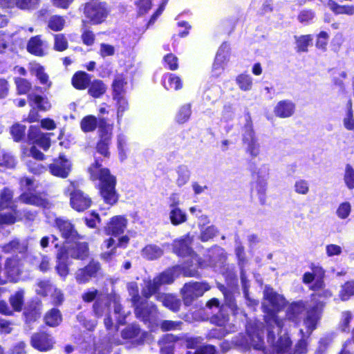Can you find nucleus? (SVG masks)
<instances>
[{"label":"nucleus","instance_id":"nucleus-1","mask_svg":"<svg viewBox=\"0 0 354 354\" xmlns=\"http://www.w3.org/2000/svg\"><path fill=\"white\" fill-rule=\"evenodd\" d=\"M264 300L262 304L266 313L265 321L267 325L268 342L272 345V353L265 349L263 342L264 331L262 324L248 322L246 325L247 337L239 335L232 342L223 341L220 347L223 353L227 352L233 344L245 349L253 348L261 352V354H283L287 353L292 345L286 330H283L284 322L279 319L277 313L286 304L285 298L275 292L272 288L266 287L263 291Z\"/></svg>","mask_w":354,"mask_h":354},{"label":"nucleus","instance_id":"nucleus-2","mask_svg":"<svg viewBox=\"0 0 354 354\" xmlns=\"http://www.w3.org/2000/svg\"><path fill=\"white\" fill-rule=\"evenodd\" d=\"M320 277H317L316 281L309 286L315 292L311 295V304L307 308L304 301L292 304L286 310L287 319L298 324L305 313L304 325L306 328L307 334L309 335L317 328L321 318L322 313L325 305V301L332 296V292L324 288L323 270H319Z\"/></svg>","mask_w":354,"mask_h":354},{"label":"nucleus","instance_id":"nucleus-3","mask_svg":"<svg viewBox=\"0 0 354 354\" xmlns=\"http://www.w3.org/2000/svg\"><path fill=\"white\" fill-rule=\"evenodd\" d=\"M193 238L187 234L183 238L174 241V252L178 256L187 257L189 259L183 266H187L189 269L205 268L207 266L216 267L217 263L223 264L225 259V255L223 248L215 246L208 251L209 259L201 261L198 256L193 252L190 245Z\"/></svg>","mask_w":354,"mask_h":354},{"label":"nucleus","instance_id":"nucleus-4","mask_svg":"<svg viewBox=\"0 0 354 354\" xmlns=\"http://www.w3.org/2000/svg\"><path fill=\"white\" fill-rule=\"evenodd\" d=\"M187 267V266H175L161 272L153 280H144L145 286L142 289V295L144 297L149 298L158 291L161 286L173 283L175 279L180 275L195 277L197 274V270L195 268L189 269Z\"/></svg>","mask_w":354,"mask_h":354},{"label":"nucleus","instance_id":"nucleus-5","mask_svg":"<svg viewBox=\"0 0 354 354\" xmlns=\"http://www.w3.org/2000/svg\"><path fill=\"white\" fill-rule=\"evenodd\" d=\"M88 172L92 180L100 181V191L106 203L113 205L118 199L115 192V178L111 175L108 169L102 168L97 160H95L88 168Z\"/></svg>","mask_w":354,"mask_h":354},{"label":"nucleus","instance_id":"nucleus-6","mask_svg":"<svg viewBox=\"0 0 354 354\" xmlns=\"http://www.w3.org/2000/svg\"><path fill=\"white\" fill-rule=\"evenodd\" d=\"M127 290L131 297V301L135 308V314L137 317L145 322H149L157 312L156 306L148 302V298L143 299L139 295V288L136 282H130L127 284Z\"/></svg>","mask_w":354,"mask_h":354},{"label":"nucleus","instance_id":"nucleus-7","mask_svg":"<svg viewBox=\"0 0 354 354\" xmlns=\"http://www.w3.org/2000/svg\"><path fill=\"white\" fill-rule=\"evenodd\" d=\"M21 189L23 193L19 199L24 203L48 208L50 204L47 199L41 194H37L35 192V182L28 178H23L20 180Z\"/></svg>","mask_w":354,"mask_h":354},{"label":"nucleus","instance_id":"nucleus-8","mask_svg":"<svg viewBox=\"0 0 354 354\" xmlns=\"http://www.w3.org/2000/svg\"><path fill=\"white\" fill-rule=\"evenodd\" d=\"M12 198V191L5 188L0 195V210H3V212L0 213V224H12L17 221V217L19 216L16 206L14 205Z\"/></svg>","mask_w":354,"mask_h":354},{"label":"nucleus","instance_id":"nucleus-9","mask_svg":"<svg viewBox=\"0 0 354 354\" xmlns=\"http://www.w3.org/2000/svg\"><path fill=\"white\" fill-rule=\"evenodd\" d=\"M211 322L219 328L210 330L207 334L208 339H221L237 330L235 324L229 322L228 315L223 313V308L211 318Z\"/></svg>","mask_w":354,"mask_h":354},{"label":"nucleus","instance_id":"nucleus-10","mask_svg":"<svg viewBox=\"0 0 354 354\" xmlns=\"http://www.w3.org/2000/svg\"><path fill=\"white\" fill-rule=\"evenodd\" d=\"M149 334L142 330L136 324L127 326L121 332L122 339L115 342V345L131 344L133 346L140 345L148 339Z\"/></svg>","mask_w":354,"mask_h":354},{"label":"nucleus","instance_id":"nucleus-11","mask_svg":"<svg viewBox=\"0 0 354 354\" xmlns=\"http://www.w3.org/2000/svg\"><path fill=\"white\" fill-rule=\"evenodd\" d=\"M242 140L247 154L252 158H256L259 155L261 151L260 143L250 120L247 121L244 127Z\"/></svg>","mask_w":354,"mask_h":354},{"label":"nucleus","instance_id":"nucleus-12","mask_svg":"<svg viewBox=\"0 0 354 354\" xmlns=\"http://www.w3.org/2000/svg\"><path fill=\"white\" fill-rule=\"evenodd\" d=\"M210 289V286L205 282H189L184 285L181 289L182 298L186 306H189L199 297Z\"/></svg>","mask_w":354,"mask_h":354},{"label":"nucleus","instance_id":"nucleus-13","mask_svg":"<svg viewBox=\"0 0 354 354\" xmlns=\"http://www.w3.org/2000/svg\"><path fill=\"white\" fill-rule=\"evenodd\" d=\"M109 10L105 3L91 1L85 5L84 15L93 24L102 23L107 17Z\"/></svg>","mask_w":354,"mask_h":354},{"label":"nucleus","instance_id":"nucleus-14","mask_svg":"<svg viewBox=\"0 0 354 354\" xmlns=\"http://www.w3.org/2000/svg\"><path fill=\"white\" fill-rule=\"evenodd\" d=\"M67 192H70V204L75 210L83 212L91 206V199L82 191L75 189V183L71 182Z\"/></svg>","mask_w":354,"mask_h":354},{"label":"nucleus","instance_id":"nucleus-15","mask_svg":"<svg viewBox=\"0 0 354 354\" xmlns=\"http://www.w3.org/2000/svg\"><path fill=\"white\" fill-rule=\"evenodd\" d=\"M129 242V237L127 235H124L118 239L116 243L115 241L109 237L104 241L102 244V250L103 252L101 254V257L105 261H110L115 255L117 248H127Z\"/></svg>","mask_w":354,"mask_h":354},{"label":"nucleus","instance_id":"nucleus-16","mask_svg":"<svg viewBox=\"0 0 354 354\" xmlns=\"http://www.w3.org/2000/svg\"><path fill=\"white\" fill-rule=\"evenodd\" d=\"M128 220L124 216H113L104 227V232L107 235L118 236L125 232Z\"/></svg>","mask_w":354,"mask_h":354},{"label":"nucleus","instance_id":"nucleus-17","mask_svg":"<svg viewBox=\"0 0 354 354\" xmlns=\"http://www.w3.org/2000/svg\"><path fill=\"white\" fill-rule=\"evenodd\" d=\"M100 269V265L97 261L92 260L83 268L78 269L75 274V280L79 284L88 283L93 277H95Z\"/></svg>","mask_w":354,"mask_h":354},{"label":"nucleus","instance_id":"nucleus-18","mask_svg":"<svg viewBox=\"0 0 354 354\" xmlns=\"http://www.w3.org/2000/svg\"><path fill=\"white\" fill-rule=\"evenodd\" d=\"M49 170L52 175L66 178L71 172V163L64 156L60 155L49 165Z\"/></svg>","mask_w":354,"mask_h":354},{"label":"nucleus","instance_id":"nucleus-19","mask_svg":"<svg viewBox=\"0 0 354 354\" xmlns=\"http://www.w3.org/2000/svg\"><path fill=\"white\" fill-rule=\"evenodd\" d=\"M49 135L48 133H41L38 126H30L28 137L33 144H36L44 151H46L50 146Z\"/></svg>","mask_w":354,"mask_h":354},{"label":"nucleus","instance_id":"nucleus-20","mask_svg":"<svg viewBox=\"0 0 354 354\" xmlns=\"http://www.w3.org/2000/svg\"><path fill=\"white\" fill-rule=\"evenodd\" d=\"M55 223L59 229L62 238L67 242L74 241L76 239L79 238L77 232L69 221L64 220L62 218H56L55 219Z\"/></svg>","mask_w":354,"mask_h":354},{"label":"nucleus","instance_id":"nucleus-21","mask_svg":"<svg viewBox=\"0 0 354 354\" xmlns=\"http://www.w3.org/2000/svg\"><path fill=\"white\" fill-rule=\"evenodd\" d=\"M111 130L106 127L100 126L99 136L100 140L97 143V152L104 157H109L110 155L109 149L111 141Z\"/></svg>","mask_w":354,"mask_h":354},{"label":"nucleus","instance_id":"nucleus-22","mask_svg":"<svg viewBox=\"0 0 354 354\" xmlns=\"http://www.w3.org/2000/svg\"><path fill=\"white\" fill-rule=\"evenodd\" d=\"M236 254L239 261V265L241 266V280L243 287V290L244 293V296L247 300H250L249 298V294H248V289H249V281L247 279V277L245 276V273L243 270V266H244V261H245V253H244V248L241 245V243L238 241L237 239H236Z\"/></svg>","mask_w":354,"mask_h":354},{"label":"nucleus","instance_id":"nucleus-23","mask_svg":"<svg viewBox=\"0 0 354 354\" xmlns=\"http://www.w3.org/2000/svg\"><path fill=\"white\" fill-rule=\"evenodd\" d=\"M48 50V43L37 35L30 39L27 44V50L36 56H44Z\"/></svg>","mask_w":354,"mask_h":354},{"label":"nucleus","instance_id":"nucleus-24","mask_svg":"<svg viewBox=\"0 0 354 354\" xmlns=\"http://www.w3.org/2000/svg\"><path fill=\"white\" fill-rule=\"evenodd\" d=\"M53 339L46 333H37L32 336L31 344L32 347L39 351H47L53 348Z\"/></svg>","mask_w":354,"mask_h":354},{"label":"nucleus","instance_id":"nucleus-25","mask_svg":"<svg viewBox=\"0 0 354 354\" xmlns=\"http://www.w3.org/2000/svg\"><path fill=\"white\" fill-rule=\"evenodd\" d=\"M109 299L108 297H106L104 301L97 299L93 305V310L97 317L103 315L106 316L104 322L107 329H110L113 326V322L109 316Z\"/></svg>","mask_w":354,"mask_h":354},{"label":"nucleus","instance_id":"nucleus-26","mask_svg":"<svg viewBox=\"0 0 354 354\" xmlns=\"http://www.w3.org/2000/svg\"><path fill=\"white\" fill-rule=\"evenodd\" d=\"M68 257L83 260L88 256V247L86 243H75L71 247L62 248Z\"/></svg>","mask_w":354,"mask_h":354},{"label":"nucleus","instance_id":"nucleus-27","mask_svg":"<svg viewBox=\"0 0 354 354\" xmlns=\"http://www.w3.org/2000/svg\"><path fill=\"white\" fill-rule=\"evenodd\" d=\"M30 71L32 75L37 77L45 90L48 89L51 86L52 82L50 81L48 74L45 73L44 67L39 64L30 63Z\"/></svg>","mask_w":354,"mask_h":354},{"label":"nucleus","instance_id":"nucleus-28","mask_svg":"<svg viewBox=\"0 0 354 354\" xmlns=\"http://www.w3.org/2000/svg\"><path fill=\"white\" fill-rule=\"evenodd\" d=\"M295 109V104L290 100L279 101L274 109L276 116L281 118H289L293 115Z\"/></svg>","mask_w":354,"mask_h":354},{"label":"nucleus","instance_id":"nucleus-29","mask_svg":"<svg viewBox=\"0 0 354 354\" xmlns=\"http://www.w3.org/2000/svg\"><path fill=\"white\" fill-rule=\"evenodd\" d=\"M71 264L69 257L66 251L61 249L57 254V265L55 269L57 274L65 279L68 274V266Z\"/></svg>","mask_w":354,"mask_h":354},{"label":"nucleus","instance_id":"nucleus-30","mask_svg":"<svg viewBox=\"0 0 354 354\" xmlns=\"http://www.w3.org/2000/svg\"><path fill=\"white\" fill-rule=\"evenodd\" d=\"M156 299L162 302L164 306L174 312L178 311L181 304L180 300L172 294L158 293Z\"/></svg>","mask_w":354,"mask_h":354},{"label":"nucleus","instance_id":"nucleus-31","mask_svg":"<svg viewBox=\"0 0 354 354\" xmlns=\"http://www.w3.org/2000/svg\"><path fill=\"white\" fill-rule=\"evenodd\" d=\"M162 84L167 90L178 91L183 87V82L181 79L173 73H165L162 76Z\"/></svg>","mask_w":354,"mask_h":354},{"label":"nucleus","instance_id":"nucleus-32","mask_svg":"<svg viewBox=\"0 0 354 354\" xmlns=\"http://www.w3.org/2000/svg\"><path fill=\"white\" fill-rule=\"evenodd\" d=\"M127 82L123 75H117L112 83V96L113 98L124 97L126 93L125 86Z\"/></svg>","mask_w":354,"mask_h":354},{"label":"nucleus","instance_id":"nucleus-33","mask_svg":"<svg viewBox=\"0 0 354 354\" xmlns=\"http://www.w3.org/2000/svg\"><path fill=\"white\" fill-rule=\"evenodd\" d=\"M28 97L31 106L35 105L39 110L43 111H47L50 109L51 104L46 96L30 93Z\"/></svg>","mask_w":354,"mask_h":354},{"label":"nucleus","instance_id":"nucleus-34","mask_svg":"<svg viewBox=\"0 0 354 354\" xmlns=\"http://www.w3.org/2000/svg\"><path fill=\"white\" fill-rule=\"evenodd\" d=\"M178 338L171 334H167L159 341L161 354H174L175 343Z\"/></svg>","mask_w":354,"mask_h":354},{"label":"nucleus","instance_id":"nucleus-35","mask_svg":"<svg viewBox=\"0 0 354 354\" xmlns=\"http://www.w3.org/2000/svg\"><path fill=\"white\" fill-rule=\"evenodd\" d=\"M163 254V249L154 244L146 245L141 251V255L147 260H155Z\"/></svg>","mask_w":354,"mask_h":354},{"label":"nucleus","instance_id":"nucleus-36","mask_svg":"<svg viewBox=\"0 0 354 354\" xmlns=\"http://www.w3.org/2000/svg\"><path fill=\"white\" fill-rule=\"evenodd\" d=\"M238 88L244 92L250 91L254 86L252 77L246 73L238 75L235 78Z\"/></svg>","mask_w":354,"mask_h":354},{"label":"nucleus","instance_id":"nucleus-37","mask_svg":"<svg viewBox=\"0 0 354 354\" xmlns=\"http://www.w3.org/2000/svg\"><path fill=\"white\" fill-rule=\"evenodd\" d=\"M91 82V75L85 72H77L72 78L73 86L80 90L87 88Z\"/></svg>","mask_w":354,"mask_h":354},{"label":"nucleus","instance_id":"nucleus-38","mask_svg":"<svg viewBox=\"0 0 354 354\" xmlns=\"http://www.w3.org/2000/svg\"><path fill=\"white\" fill-rule=\"evenodd\" d=\"M39 0H0L2 7H12L17 6L20 9H31L38 3Z\"/></svg>","mask_w":354,"mask_h":354},{"label":"nucleus","instance_id":"nucleus-39","mask_svg":"<svg viewBox=\"0 0 354 354\" xmlns=\"http://www.w3.org/2000/svg\"><path fill=\"white\" fill-rule=\"evenodd\" d=\"M342 122L343 126L346 129L354 131V111L351 100H349L346 105V109L343 115Z\"/></svg>","mask_w":354,"mask_h":354},{"label":"nucleus","instance_id":"nucleus-40","mask_svg":"<svg viewBox=\"0 0 354 354\" xmlns=\"http://www.w3.org/2000/svg\"><path fill=\"white\" fill-rule=\"evenodd\" d=\"M113 100L115 102L117 123L120 125L124 113L129 110V102L125 96Z\"/></svg>","mask_w":354,"mask_h":354},{"label":"nucleus","instance_id":"nucleus-41","mask_svg":"<svg viewBox=\"0 0 354 354\" xmlns=\"http://www.w3.org/2000/svg\"><path fill=\"white\" fill-rule=\"evenodd\" d=\"M301 326L302 327L299 330L301 339L295 346V354H304L307 352L308 343L306 339L309 337L311 333L309 335L307 334L306 328L304 325V321L302 322Z\"/></svg>","mask_w":354,"mask_h":354},{"label":"nucleus","instance_id":"nucleus-42","mask_svg":"<svg viewBox=\"0 0 354 354\" xmlns=\"http://www.w3.org/2000/svg\"><path fill=\"white\" fill-rule=\"evenodd\" d=\"M117 145L119 158L120 161H124L127 158L129 153V143L127 138L123 134L118 135L117 138Z\"/></svg>","mask_w":354,"mask_h":354},{"label":"nucleus","instance_id":"nucleus-43","mask_svg":"<svg viewBox=\"0 0 354 354\" xmlns=\"http://www.w3.org/2000/svg\"><path fill=\"white\" fill-rule=\"evenodd\" d=\"M88 86L89 95L95 98L100 97L106 91V86L101 80H94Z\"/></svg>","mask_w":354,"mask_h":354},{"label":"nucleus","instance_id":"nucleus-44","mask_svg":"<svg viewBox=\"0 0 354 354\" xmlns=\"http://www.w3.org/2000/svg\"><path fill=\"white\" fill-rule=\"evenodd\" d=\"M327 6L335 14L354 15V6H339L333 0H328Z\"/></svg>","mask_w":354,"mask_h":354},{"label":"nucleus","instance_id":"nucleus-45","mask_svg":"<svg viewBox=\"0 0 354 354\" xmlns=\"http://www.w3.org/2000/svg\"><path fill=\"white\" fill-rule=\"evenodd\" d=\"M169 216L170 221L174 225H180L187 221L185 212L180 207L170 209Z\"/></svg>","mask_w":354,"mask_h":354},{"label":"nucleus","instance_id":"nucleus-46","mask_svg":"<svg viewBox=\"0 0 354 354\" xmlns=\"http://www.w3.org/2000/svg\"><path fill=\"white\" fill-rule=\"evenodd\" d=\"M3 251L6 253L18 252L20 254L24 253L27 250V246L24 243H20L18 240L15 239L9 243L2 247Z\"/></svg>","mask_w":354,"mask_h":354},{"label":"nucleus","instance_id":"nucleus-47","mask_svg":"<svg viewBox=\"0 0 354 354\" xmlns=\"http://www.w3.org/2000/svg\"><path fill=\"white\" fill-rule=\"evenodd\" d=\"M263 169L264 174L262 176H259V174H257L258 178L254 186V188L260 195V197L263 196L265 195L267 189L268 171L266 167H263Z\"/></svg>","mask_w":354,"mask_h":354},{"label":"nucleus","instance_id":"nucleus-48","mask_svg":"<svg viewBox=\"0 0 354 354\" xmlns=\"http://www.w3.org/2000/svg\"><path fill=\"white\" fill-rule=\"evenodd\" d=\"M97 124V118L93 115H87L82 118L80 122L81 129L86 133L93 131Z\"/></svg>","mask_w":354,"mask_h":354},{"label":"nucleus","instance_id":"nucleus-49","mask_svg":"<svg viewBox=\"0 0 354 354\" xmlns=\"http://www.w3.org/2000/svg\"><path fill=\"white\" fill-rule=\"evenodd\" d=\"M24 291L19 290L12 295L9 299L12 308L15 311H21L24 304Z\"/></svg>","mask_w":354,"mask_h":354},{"label":"nucleus","instance_id":"nucleus-50","mask_svg":"<svg viewBox=\"0 0 354 354\" xmlns=\"http://www.w3.org/2000/svg\"><path fill=\"white\" fill-rule=\"evenodd\" d=\"M46 324L50 326H56L62 322V315L59 310L53 308L45 316Z\"/></svg>","mask_w":354,"mask_h":354},{"label":"nucleus","instance_id":"nucleus-51","mask_svg":"<svg viewBox=\"0 0 354 354\" xmlns=\"http://www.w3.org/2000/svg\"><path fill=\"white\" fill-rule=\"evenodd\" d=\"M192 114L190 104H185L180 107L176 115V120L179 124H183L188 121Z\"/></svg>","mask_w":354,"mask_h":354},{"label":"nucleus","instance_id":"nucleus-52","mask_svg":"<svg viewBox=\"0 0 354 354\" xmlns=\"http://www.w3.org/2000/svg\"><path fill=\"white\" fill-rule=\"evenodd\" d=\"M176 183L181 187L185 185L189 180L190 172L187 166L180 165L176 169Z\"/></svg>","mask_w":354,"mask_h":354},{"label":"nucleus","instance_id":"nucleus-53","mask_svg":"<svg viewBox=\"0 0 354 354\" xmlns=\"http://www.w3.org/2000/svg\"><path fill=\"white\" fill-rule=\"evenodd\" d=\"M230 57V48L228 44L223 43L219 47L215 59L227 65Z\"/></svg>","mask_w":354,"mask_h":354},{"label":"nucleus","instance_id":"nucleus-54","mask_svg":"<svg viewBox=\"0 0 354 354\" xmlns=\"http://www.w3.org/2000/svg\"><path fill=\"white\" fill-rule=\"evenodd\" d=\"M353 295H354V281H350L342 286L339 296L342 301H346Z\"/></svg>","mask_w":354,"mask_h":354},{"label":"nucleus","instance_id":"nucleus-55","mask_svg":"<svg viewBox=\"0 0 354 354\" xmlns=\"http://www.w3.org/2000/svg\"><path fill=\"white\" fill-rule=\"evenodd\" d=\"M54 286L48 280H41L37 282L36 292L41 296L46 297L51 293Z\"/></svg>","mask_w":354,"mask_h":354},{"label":"nucleus","instance_id":"nucleus-56","mask_svg":"<svg viewBox=\"0 0 354 354\" xmlns=\"http://www.w3.org/2000/svg\"><path fill=\"white\" fill-rule=\"evenodd\" d=\"M113 307L115 319L120 324H122L129 312L123 310L121 304L115 299L113 301Z\"/></svg>","mask_w":354,"mask_h":354},{"label":"nucleus","instance_id":"nucleus-57","mask_svg":"<svg viewBox=\"0 0 354 354\" xmlns=\"http://www.w3.org/2000/svg\"><path fill=\"white\" fill-rule=\"evenodd\" d=\"M313 37L310 35H302L297 38V47L299 51L306 52L311 44Z\"/></svg>","mask_w":354,"mask_h":354},{"label":"nucleus","instance_id":"nucleus-58","mask_svg":"<svg viewBox=\"0 0 354 354\" xmlns=\"http://www.w3.org/2000/svg\"><path fill=\"white\" fill-rule=\"evenodd\" d=\"M218 288L224 295L225 304L232 310V311L235 312L236 310V305L234 302V296L232 292L227 290L223 285H220Z\"/></svg>","mask_w":354,"mask_h":354},{"label":"nucleus","instance_id":"nucleus-59","mask_svg":"<svg viewBox=\"0 0 354 354\" xmlns=\"http://www.w3.org/2000/svg\"><path fill=\"white\" fill-rule=\"evenodd\" d=\"M15 82L17 86V93L19 94H26L27 93L31 88V84L27 80L16 77L15 80Z\"/></svg>","mask_w":354,"mask_h":354},{"label":"nucleus","instance_id":"nucleus-60","mask_svg":"<svg viewBox=\"0 0 354 354\" xmlns=\"http://www.w3.org/2000/svg\"><path fill=\"white\" fill-rule=\"evenodd\" d=\"M64 24L65 20L63 17L55 15L50 18L48 26L54 31H59L64 28Z\"/></svg>","mask_w":354,"mask_h":354},{"label":"nucleus","instance_id":"nucleus-61","mask_svg":"<svg viewBox=\"0 0 354 354\" xmlns=\"http://www.w3.org/2000/svg\"><path fill=\"white\" fill-rule=\"evenodd\" d=\"M353 319V314L350 311H344L342 313L339 328L343 332L350 330V323Z\"/></svg>","mask_w":354,"mask_h":354},{"label":"nucleus","instance_id":"nucleus-62","mask_svg":"<svg viewBox=\"0 0 354 354\" xmlns=\"http://www.w3.org/2000/svg\"><path fill=\"white\" fill-rule=\"evenodd\" d=\"M54 49L57 51H64L68 48V41L62 34L54 36Z\"/></svg>","mask_w":354,"mask_h":354},{"label":"nucleus","instance_id":"nucleus-63","mask_svg":"<svg viewBox=\"0 0 354 354\" xmlns=\"http://www.w3.org/2000/svg\"><path fill=\"white\" fill-rule=\"evenodd\" d=\"M351 212V205L348 202L340 203L337 208L336 214L341 219H346L348 217Z\"/></svg>","mask_w":354,"mask_h":354},{"label":"nucleus","instance_id":"nucleus-64","mask_svg":"<svg viewBox=\"0 0 354 354\" xmlns=\"http://www.w3.org/2000/svg\"><path fill=\"white\" fill-rule=\"evenodd\" d=\"M344 180L348 189L354 188V169L351 165L346 167Z\"/></svg>","mask_w":354,"mask_h":354}]
</instances>
